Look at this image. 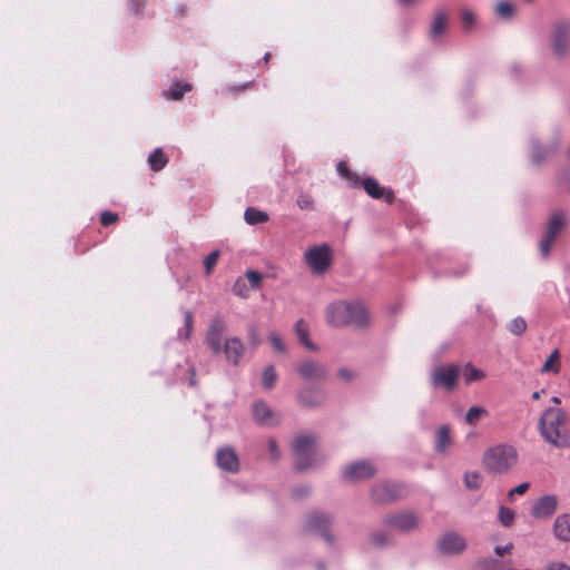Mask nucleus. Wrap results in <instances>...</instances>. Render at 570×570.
I'll list each match as a JSON object with an SVG mask.
<instances>
[{"label":"nucleus","instance_id":"nucleus-15","mask_svg":"<svg viewBox=\"0 0 570 570\" xmlns=\"http://www.w3.org/2000/svg\"><path fill=\"white\" fill-rule=\"evenodd\" d=\"M226 332V325L223 320L214 318L209 325L206 344L215 354L222 353L223 336Z\"/></svg>","mask_w":570,"mask_h":570},{"label":"nucleus","instance_id":"nucleus-6","mask_svg":"<svg viewBox=\"0 0 570 570\" xmlns=\"http://www.w3.org/2000/svg\"><path fill=\"white\" fill-rule=\"evenodd\" d=\"M518 454L511 445L499 444L489 449L483 455L484 468L492 473H505L517 462Z\"/></svg>","mask_w":570,"mask_h":570},{"label":"nucleus","instance_id":"nucleus-34","mask_svg":"<svg viewBox=\"0 0 570 570\" xmlns=\"http://www.w3.org/2000/svg\"><path fill=\"white\" fill-rule=\"evenodd\" d=\"M365 191L373 198H381L384 194L383 188L373 178H366L363 181Z\"/></svg>","mask_w":570,"mask_h":570},{"label":"nucleus","instance_id":"nucleus-36","mask_svg":"<svg viewBox=\"0 0 570 570\" xmlns=\"http://www.w3.org/2000/svg\"><path fill=\"white\" fill-rule=\"evenodd\" d=\"M266 446L269 453V460L275 462L281 459L282 452L279 450V446L277 444V441L273 438H268L266 440Z\"/></svg>","mask_w":570,"mask_h":570},{"label":"nucleus","instance_id":"nucleus-49","mask_svg":"<svg viewBox=\"0 0 570 570\" xmlns=\"http://www.w3.org/2000/svg\"><path fill=\"white\" fill-rule=\"evenodd\" d=\"M530 484L528 482L521 483L517 485L515 488L511 489L508 493L509 498L511 499L514 494H524L527 490L529 489Z\"/></svg>","mask_w":570,"mask_h":570},{"label":"nucleus","instance_id":"nucleus-62","mask_svg":"<svg viewBox=\"0 0 570 570\" xmlns=\"http://www.w3.org/2000/svg\"><path fill=\"white\" fill-rule=\"evenodd\" d=\"M317 567H318V570H323L324 569L322 563H318Z\"/></svg>","mask_w":570,"mask_h":570},{"label":"nucleus","instance_id":"nucleus-48","mask_svg":"<svg viewBox=\"0 0 570 570\" xmlns=\"http://www.w3.org/2000/svg\"><path fill=\"white\" fill-rule=\"evenodd\" d=\"M118 219V215L111 212H105L101 214L100 222L104 226H109Z\"/></svg>","mask_w":570,"mask_h":570},{"label":"nucleus","instance_id":"nucleus-20","mask_svg":"<svg viewBox=\"0 0 570 570\" xmlns=\"http://www.w3.org/2000/svg\"><path fill=\"white\" fill-rule=\"evenodd\" d=\"M449 16L444 11H438L432 19L429 37L432 41H439L448 27Z\"/></svg>","mask_w":570,"mask_h":570},{"label":"nucleus","instance_id":"nucleus-4","mask_svg":"<svg viewBox=\"0 0 570 570\" xmlns=\"http://www.w3.org/2000/svg\"><path fill=\"white\" fill-rule=\"evenodd\" d=\"M317 436L313 433H298L293 442L292 450L295 456V469L304 471L317 463Z\"/></svg>","mask_w":570,"mask_h":570},{"label":"nucleus","instance_id":"nucleus-47","mask_svg":"<svg viewBox=\"0 0 570 570\" xmlns=\"http://www.w3.org/2000/svg\"><path fill=\"white\" fill-rule=\"evenodd\" d=\"M337 376H338V379H341L345 382H351L352 380H354L356 377V372L353 370H350V368H340L337 371Z\"/></svg>","mask_w":570,"mask_h":570},{"label":"nucleus","instance_id":"nucleus-23","mask_svg":"<svg viewBox=\"0 0 570 570\" xmlns=\"http://www.w3.org/2000/svg\"><path fill=\"white\" fill-rule=\"evenodd\" d=\"M517 12V6L513 2L501 0L494 7V13L503 20H511Z\"/></svg>","mask_w":570,"mask_h":570},{"label":"nucleus","instance_id":"nucleus-9","mask_svg":"<svg viewBox=\"0 0 570 570\" xmlns=\"http://www.w3.org/2000/svg\"><path fill=\"white\" fill-rule=\"evenodd\" d=\"M466 539L456 531H445L436 540V551L441 556H460L466 550Z\"/></svg>","mask_w":570,"mask_h":570},{"label":"nucleus","instance_id":"nucleus-19","mask_svg":"<svg viewBox=\"0 0 570 570\" xmlns=\"http://www.w3.org/2000/svg\"><path fill=\"white\" fill-rule=\"evenodd\" d=\"M216 462L220 469L227 472L234 473L239 469L238 456L229 446L222 448L217 451Z\"/></svg>","mask_w":570,"mask_h":570},{"label":"nucleus","instance_id":"nucleus-18","mask_svg":"<svg viewBox=\"0 0 570 570\" xmlns=\"http://www.w3.org/2000/svg\"><path fill=\"white\" fill-rule=\"evenodd\" d=\"M222 352L225 354L227 362L238 365L245 353V346L238 337H229L224 342Z\"/></svg>","mask_w":570,"mask_h":570},{"label":"nucleus","instance_id":"nucleus-5","mask_svg":"<svg viewBox=\"0 0 570 570\" xmlns=\"http://www.w3.org/2000/svg\"><path fill=\"white\" fill-rule=\"evenodd\" d=\"M561 130L554 128L548 137L532 138L529 146V158L535 166L553 158L561 147Z\"/></svg>","mask_w":570,"mask_h":570},{"label":"nucleus","instance_id":"nucleus-11","mask_svg":"<svg viewBox=\"0 0 570 570\" xmlns=\"http://www.w3.org/2000/svg\"><path fill=\"white\" fill-rule=\"evenodd\" d=\"M377 472L376 465L370 460H360L346 464L342 470V476L350 482H361L373 478Z\"/></svg>","mask_w":570,"mask_h":570},{"label":"nucleus","instance_id":"nucleus-13","mask_svg":"<svg viewBox=\"0 0 570 570\" xmlns=\"http://www.w3.org/2000/svg\"><path fill=\"white\" fill-rule=\"evenodd\" d=\"M296 371L302 379L309 382H322L328 374L324 364L312 358L301 360L296 365Z\"/></svg>","mask_w":570,"mask_h":570},{"label":"nucleus","instance_id":"nucleus-57","mask_svg":"<svg viewBox=\"0 0 570 570\" xmlns=\"http://www.w3.org/2000/svg\"><path fill=\"white\" fill-rule=\"evenodd\" d=\"M131 4H132L134 12L137 13L138 12V1L137 0H132Z\"/></svg>","mask_w":570,"mask_h":570},{"label":"nucleus","instance_id":"nucleus-52","mask_svg":"<svg viewBox=\"0 0 570 570\" xmlns=\"http://www.w3.org/2000/svg\"><path fill=\"white\" fill-rule=\"evenodd\" d=\"M512 548H513V544H512L511 542H509V543H508V544H505V546H497V547L494 548V552H495L498 556H500V557H501V556H503V554H505V553L510 552V551L512 550Z\"/></svg>","mask_w":570,"mask_h":570},{"label":"nucleus","instance_id":"nucleus-33","mask_svg":"<svg viewBox=\"0 0 570 570\" xmlns=\"http://www.w3.org/2000/svg\"><path fill=\"white\" fill-rule=\"evenodd\" d=\"M559 358H560L559 351L554 350L551 353V355L547 358V361L543 363V365L541 367V372L542 373L552 372L554 374L558 373L560 370Z\"/></svg>","mask_w":570,"mask_h":570},{"label":"nucleus","instance_id":"nucleus-55","mask_svg":"<svg viewBox=\"0 0 570 570\" xmlns=\"http://www.w3.org/2000/svg\"><path fill=\"white\" fill-rule=\"evenodd\" d=\"M249 340L250 342L254 344V345H257L258 344V338H257V331L255 327H252L249 330Z\"/></svg>","mask_w":570,"mask_h":570},{"label":"nucleus","instance_id":"nucleus-40","mask_svg":"<svg viewBox=\"0 0 570 570\" xmlns=\"http://www.w3.org/2000/svg\"><path fill=\"white\" fill-rule=\"evenodd\" d=\"M218 258H219V252L218 250H214V252H212L209 255H207L205 257L204 266H205L206 275L212 274L214 267L216 266V264L218 262Z\"/></svg>","mask_w":570,"mask_h":570},{"label":"nucleus","instance_id":"nucleus-32","mask_svg":"<svg viewBox=\"0 0 570 570\" xmlns=\"http://www.w3.org/2000/svg\"><path fill=\"white\" fill-rule=\"evenodd\" d=\"M277 382V373L274 365H268L262 374V384L265 390H272Z\"/></svg>","mask_w":570,"mask_h":570},{"label":"nucleus","instance_id":"nucleus-2","mask_svg":"<svg viewBox=\"0 0 570 570\" xmlns=\"http://www.w3.org/2000/svg\"><path fill=\"white\" fill-rule=\"evenodd\" d=\"M541 436L552 446L566 449L570 445L567 413L561 409H547L539 421Z\"/></svg>","mask_w":570,"mask_h":570},{"label":"nucleus","instance_id":"nucleus-53","mask_svg":"<svg viewBox=\"0 0 570 570\" xmlns=\"http://www.w3.org/2000/svg\"><path fill=\"white\" fill-rule=\"evenodd\" d=\"M337 173L342 176H344L346 179H351L352 177V174L348 171L346 165L344 163H338L337 164Z\"/></svg>","mask_w":570,"mask_h":570},{"label":"nucleus","instance_id":"nucleus-3","mask_svg":"<svg viewBox=\"0 0 570 570\" xmlns=\"http://www.w3.org/2000/svg\"><path fill=\"white\" fill-rule=\"evenodd\" d=\"M547 49L554 62L562 63L570 60V18L560 17L550 22Z\"/></svg>","mask_w":570,"mask_h":570},{"label":"nucleus","instance_id":"nucleus-14","mask_svg":"<svg viewBox=\"0 0 570 570\" xmlns=\"http://www.w3.org/2000/svg\"><path fill=\"white\" fill-rule=\"evenodd\" d=\"M253 417L258 425L273 428L282 422V416L274 411L266 402L256 401L252 406Z\"/></svg>","mask_w":570,"mask_h":570},{"label":"nucleus","instance_id":"nucleus-44","mask_svg":"<svg viewBox=\"0 0 570 570\" xmlns=\"http://www.w3.org/2000/svg\"><path fill=\"white\" fill-rule=\"evenodd\" d=\"M269 342H271V344H272V346L274 347L275 351H277L279 353H285L286 352V345L283 342L281 335L277 334L276 332H272L269 334Z\"/></svg>","mask_w":570,"mask_h":570},{"label":"nucleus","instance_id":"nucleus-58","mask_svg":"<svg viewBox=\"0 0 570 570\" xmlns=\"http://www.w3.org/2000/svg\"><path fill=\"white\" fill-rule=\"evenodd\" d=\"M322 535H323V537H324V539H325V540H327V541H331V540H332V538H331L330 533H328L326 530L322 531Z\"/></svg>","mask_w":570,"mask_h":570},{"label":"nucleus","instance_id":"nucleus-39","mask_svg":"<svg viewBox=\"0 0 570 570\" xmlns=\"http://www.w3.org/2000/svg\"><path fill=\"white\" fill-rule=\"evenodd\" d=\"M233 292L238 297L247 298L249 295V291H248L245 279L237 278L233 285Z\"/></svg>","mask_w":570,"mask_h":570},{"label":"nucleus","instance_id":"nucleus-50","mask_svg":"<svg viewBox=\"0 0 570 570\" xmlns=\"http://www.w3.org/2000/svg\"><path fill=\"white\" fill-rule=\"evenodd\" d=\"M544 570H570V567L563 562H550Z\"/></svg>","mask_w":570,"mask_h":570},{"label":"nucleus","instance_id":"nucleus-56","mask_svg":"<svg viewBox=\"0 0 570 570\" xmlns=\"http://www.w3.org/2000/svg\"><path fill=\"white\" fill-rule=\"evenodd\" d=\"M544 392H546L544 390L533 392L532 393V399L533 400H539L541 394H543Z\"/></svg>","mask_w":570,"mask_h":570},{"label":"nucleus","instance_id":"nucleus-26","mask_svg":"<svg viewBox=\"0 0 570 570\" xmlns=\"http://www.w3.org/2000/svg\"><path fill=\"white\" fill-rule=\"evenodd\" d=\"M168 163V158L161 148H156L148 157V164L154 171L161 170Z\"/></svg>","mask_w":570,"mask_h":570},{"label":"nucleus","instance_id":"nucleus-10","mask_svg":"<svg viewBox=\"0 0 570 570\" xmlns=\"http://www.w3.org/2000/svg\"><path fill=\"white\" fill-rule=\"evenodd\" d=\"M405 494V489L403 485L389 482V481H381L375 483L371 489V499L375 503L385 504L391 503L400 498H402Z\"/></svg>","mask_w":570,"mask_h":570},{"label":"nucleus","instance_id":"nucleus-17","mask_svg":"<svg viewBox=\"0 0 570 570\" xmlns=\"http://www.w3.org/2000/svg\"><path fill=\"white\" fill-rule=\"evenodd\" d=\"M297 401L304 407H318L325 403L326 394L315 387H305L298 392Z\"/></svg>","mask_w":570,"mask_h":570},{"label":"nucleus","instance_id":"nucleus-7","mask_svg":"<svg viewBox=\"0 0 570 570\" xmlns=\"http://www.w3.org/2000/svg\"><path fill=\"white\" fill-rule=\"evenodd\" d=\"M303 258L312 274L324 275L332 265L333 252L326 244L316 245L309 247Z\"/></svg>","mask_w":570,"mask_h":570},{"label":"nucleus","instance_id":"nucleus-51","mask_svg":"<svg viewBox=\"0 0 570 570\" xmlns=\"http://www.w3.org/2000/svg\"><path fill=\"white\" fill-rule=\"evenodd\" d=\"M311 523L313 527H321L322 524L326 525L327 518L322 514H316L311 518Z\"/></svg>","mask_w":570,"mask_h":570},{"label":"nucleus","instance_id":"nucleus-31","mask_svg":"<svg viewBox=\"0 0 570 570\" xmlns=\"http://www.w3.org/2000/svg\"><path fill=\"white\" fill-rule=\"evenodd\" d=\"M482 481V475L478 471H466L463 475L464 485L469 490H479Z\"/></svg>","mask_w":570,"mask_h":570},{"label":"nucleus","instance_id":"nucleus-1","mask_svg":"<svg viewBox=\"0 0 570 570\" xmlns=\"http://www.w3.org/2000/svg\"><path fill=\"white\" fill-rule=\"evenodd\" d=\"M325 317L333 327H365L370 324V315L361 301H336L326 306Z\"/></svg>","mask_w":570,"mask_h":570},{"label":"nucleus","instance_id":"nucleus-30","mask_svg":"<svg viewBox=\"0 0 570 570\" xmlns=\"http://www.w3.org/2000/svg\"><path fill=\"white\" fill-rule=\"evenodd\" d=\"M190 90L191 85L188 82H174L168 89V91L165 92V96L173 100H178L184 96L185 92H188Z\"/></svg>","mask_w":570,"mask_h":570},{"label":"nucleus","instance_id":"nucleus-27","mask_svg":"<svg viewBox=\"0 0 570 570\" xmlns=\"http://www.w3.org/2000/svg\"><path fill=\"white\" fill-rule=\"evenodd\" d=\"M452 443V439L450 435V429L448 426H442L438 430L436 440H435V450L439 453L444 452Z\"/></svg>","mask_w":570,"mask_h":570},{"label":"nucleus","instance_id":"nucleus-35","mask_svg":"<svg viewBox=\"0 0 570 570\" xmlns=\"http://www.w3.org/2000/svg\"><path fill=\"white\" fill-rule=\"evenodd\" d=\"M515 513L513 510L501 505L499 508V521L503 527H511L514 522Z\"/></svg>","mask_w":570,"mask_h":570},{"label":"nucleus","instance_id":"nucleus-60","mask_svg":"<svg viewBox=\"0 0 570 570\" xmlns=\"http://www.w3.org/2000/svg\"><path fill=\"white\" fill-rule=\"evenodd\" d=\"M552 402L556 403V404H559L560 403V399L558 396H553L552 397Z\"/></svg>","mask_w":570,"mask_h":570},{"label":"nucleus","instance_id":"nucleus-45","mask_svg":"<svg viewBox=\"0 0 570 570\" xmlns=\"http://www.w3.org/2000/svg\"><path fill=\"white\" fill-rule=\"evenodd\" d=\"M245 276L248 279L252 288L256 289L261 286V283L263 281V276L261 273L250 269L246 272Z\"/></svg>","mask_w":570,"mask_h":570},{"label":"nucleus","instance_id":"nucleus-43","mask_svg":"<svg viewBox=\"0 0 570 570\" xmlns=\"http://www.w3.org/2000/svg\"><path fill=\"white\" fill-rule=\"evenodd\" d=\"M556 238L547 235L544 233V236L542 238V240L540 242V245H539V250H540V254L543 256V257H548L549 254H550V249L554 243Z\"/></svg>","mask_w":570,"mask_h":570},{"label":"nucleus","instance_id":"nucleus-24","mask_svg":"<svg viewBox=\"0 0 570 570\" xmlns=\"http://www.w3.org/2000/svg\"><path fill=\"white\" fill-rule=\"evenodd\" d=\"M294 331L297 335V338L302 345H304L306 348L316 351V346L311 342L308 337V328L306 323L303 320H298L295 323Z\"/></svg>","mask_w":570,"mask_h":570},{"label":"nucleus","instance_id":"nucleus-25","mask_svg":"<svg viewBox=\"0 0 570 570\" xmlns=\"http://www.w3.org/2000/svg\"><path fill=\"white\" fill-rule=\"evenodd\" d=\"M489 415V412L483 406H471L465 416L464 422L471 426H475L483 417H487Z\"/></svg>","mask_w":570,"mask_h":570},{"label":"nucleus","instance_id":"nucleus-29","mask_svg":"<svg viewBox=\"0 0 570 570\" xmlns=\"http://www.w3.org/2000/svg\"><path fill=\"white\" fill-rule=\"evenodd\" d=\"M244 219L249 225H257V224L266 223L268 220V215H267V213L258 210L254 207H248L245 210Z\"/></svg>","mask_w":570,"mask_h":570},{"label":"nucleus","instance_id":"nucleus-42","mask_svg":"<svg viewBox=\"0 0 570 570\" xmlns=\"http://www.w3.org/2000/svg\"><path fill=\"white\" fill-rule=\"evenodd\" d=\"M556 238L547 235L544 233V236L542 238V240L540 242V245H539V250H540V254L543 256V257H548L549 254H550V249L554 243Z\"/></svg>","mask_w":570,"mask_h":570},{"label":"nucleus","instance_id":"nucleus-16","mask_svg":"<svg viewBox=\"0 0 570 570\" xmlns=\"http://www.w3.org/2000/svg\"><path fill=\"white\" fill-rule=\"evenodd\" d=\"M559 500L553 494H547L538 499L532 507V514L539 519H548L558 509Z\"/></svg>","mask_w":570,"mask_h":570},{"label":"nucleus","instance_id":"nucleus-22","mask_svg":"<svg viewBox=\"0 0 570 570\" xmlns=\"http://www.w3.org/2000/svg\"><path fill=\"white\" fill-rule=\"evenodd\" d=\"M566 226L567 216L562 213H554L551 215L544 233L553 238H557L558 235L566 228Z\"/></svg>","mask_w":570,"mask_h":570},{"label":"nucleus","instance_id":"nucleus-59","mask_svg":"<svg viewBox=\"0 0 570 570\" xmlns=\"http://www.w3.org/2000/svg\"><path fill=\"white\" fill-rule=\"evenodd\" d=\"M484 563L493 567V569L498 568V562L497 561H484Z\"/></svg>","mask_w":570,"mask_h":570},{"label":"nucleus","instance_id":"nucleus-12","mask_svg":"<svg viewBox=\"0 0 570 570\" xmlns=\"http://www.w3.org/2000/svg\"><path fill=\"white\" fill-rule=\"evenodd\" d=\"M384 523L392 530L409 533L420 524V517L413 511H399L385 517Z\"/></svg>","mask_w":570,"mask_h":570},{"label":"nucleus","instance_id":"nucleus-41","mask_svg":"<svg viewBox=\"0 0 570 570\" xmlns=\"http://www.w3.org/2000/svg\"><path fill=\"white\" fill-rule=\"evenodd\" d=\"M297 206L303 210L314 209V199L308 194H301L296 200Z\"/></svg>","mask_w":570,"mask_h":570},{"label":"nucleus","instance_id":"nucleus-46","mask_svg":"<svg viewBox=\"0 0 570 570\" xmlns=\"http://www.w3.org/2000/svg\"><path fill=\"white\" fill-rule=\"evenodd\" d=\"M185 318V332L183 334L185 340H188L191 335L193 331V314L190 311H186L184 314Z\"/></svg>","mask_w":570,"mask_h":570},{"label":"nucleus","instance_id":"nucleus-21","mask_svg":"<svg viewBox=\"0 0 570 570\" xmlns=\"http://www.w3.org/2000/svg\"><path fill=\"white\" fill-rule=\"evenodd\" d=\"M553 533L562 542H570V513L557 517L553 523Z\"/></svg>","mask_w":570,"mask_h":570},{"label":"nucleus","instance_id":"nucleus-28","mask_svg":"<svg viewBox=\"0 0 570 570\" xmlns=\"http://www.w3.org/2000/svg\"><path fill=\"white\" fill-rule=\"evenodd\" d=\"M462 376L464 383L469 385L473 382L482 381L485 377V373L471 364H466L462 370Z\"/></svg>","mask_w":570,"mask_h":570},{"label":"nucleus","instance_id":"nucleus-61","mask_svg":"<svg viewBox=\"0 0 570 570\" xmlns=\"http://www.w3.org/2000/svg\"><path fill=\"white\" fill-rule=\"evenodd\" d=\"M265 61H268L269 59V53H266L265 57H264Z\"/></svg>","mask_w":570,"mask_h":570},{"label":"nucleus","instance_id":"nucleus-38","mask_svg":"<svg viewBox=\"0 0 570 570\" xmlns=\"http://www.w3.org/2000/svg\"><path fill=\"white\" fill-rule=\"evenodd\" d=\"M461 21L465 29H470L476 22V16L472 10L464 8L461 10Z\"/></svg>","mask_w":570,"mask_h":570},{"label":"nucleus","instance_id":"nucleus-37","mask_svg":"<svg viewBox=\"0 0 570 570\" xmlns=\"http://www.w3.org/2000/svg\"><path fill=\"white\" fill-rule=\"evenodd\" d=\"M527 328V323L522 317L513 318L509 325L508 330L515 335H521Z\"/></svg>","mask_w":570,"mask_h":570},{"label":"nucleus","instance_id":"nucleus-8","mask_svg":"<svg viewBox=\"0 0 570 570\" xmlns=\"http://www.w3.org/2000/svg\"><path fill=\"white\" fill-rule=\"evenodd\" d=\"M461 368L456 364L435 366L430 375V383L433 389L451 392L456 387Z\"/></svg>","mask_w":570,"mask_h":570},{"label":"nucleus","instance_id":"nucleus-54","mask_svg":"<svg viewBox=\"0 0 570 570\" xmlns=\"http://www.w3.org/2000/svg\"><path fill=\"white\" fill-rule=\"evenodd\" d=\"M374 543L381 546L386 541V537L383 533H375L372 537Z\"/></svg>","mask_w":570,"mask_h":570}]
</instances>
